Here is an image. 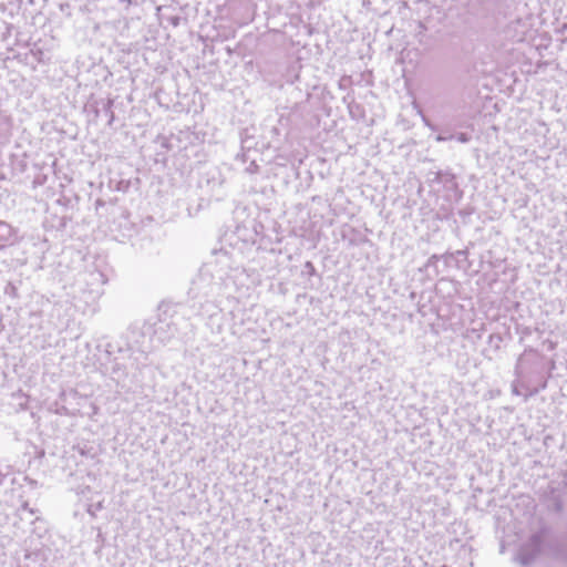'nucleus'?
<instances>
[{
  "mask_svg": "<svg viewBox=\"0 0 567 567\" xmlns=\"http://www.w3.org/2000/svg\"><path fill=\"white\" fill-rule=\"evenodd\" d=\"M539 357L534 350H525L518 358L515 367V377L522 385L533 383L535 374L538 372Z\"/></svg>",
  "mask_w": 567,
  "mask_h": 567,
  "instance_id": "f257e3e1",
  "label": "nucleus"
},
{
  "mask_svg": "<svg viewBox=\"0 0 567 567\" xmlns=\"http://www.w3.org/2000/svg\"><path fill=\"white\" fill-rule=\"evenodd\" d=\"M546 533L540 530L533 535L530 539L524 544L518 554L517 559L522 565H528L544 550Z\"/></svg>",
  "mask_w": 567,
  "mask_h": 567,
  "instance_id": "f03ea898",
  "label": "nucleus"
},
{
  "mask_svg": "<svg viewBox=\"0 0 567 567\" xmlns=\"http://www.w3.org/2000/svg\"><path fill=\"white\" fill-rule=\"evenodd\" d=\"M530 384L532 383H525V385H522V383L518 382L517 377H515V380L513 381V384H512V392L515 395H523L525 399H527L528 396L537 393L539 391V389H544L546 386L545 382L542 383L539 388L538 386L530 388Z\"/></svg>",
  "mask_w": 567,
  "mask_h": 567,
  "instance_id": "7ed1b4c3",
  "label": "nucleus"
},
{
  "mask_svg": "<svg viewBox=\"0 0 567 567\" xmlns=\"http://www.w3.org/2000/svg\"><path fill=\"white\" fill-rule=\"evenodd\" d=\"M16 241L14 229L6 221H0V248L8 247Z\"/></svg>",
  "mask_w": 567,
  "mask_h": 567,
  "instance_id": "20e7f679",
  "label": "nucleus"
},
{
  "mask_svg": "<svg viewBox=\"0 0 567 567\" xmlns=\"http://www.w3.org/2000/svg\"><path fill=\"white\" fill-rule=\"evenodd\" d=\"M453 136V140L457 141L458 143H467L470 141V136L466 133H457Z\"/></svg>",
  "mask_w": 567,
  "mask_h": 567,
  "instance_id": "39448f33",
  "label": "nucleus"
},
{
  "mask_svg": "<svg viewBox=\"0 0 567 567\" xmlns=\"http://www.w3.org/2000/svg\"><path fill=\"white\" fill-rule=\"evenodd\" d=\"M453 137H454V136H453V134H450V135L439 134V135L435 137V140H436L437 142H445V141H451V140H453Z\"/></svg>",
  "mask_w": 567,
  "mask_h": 567,
  "instance_id": "423d86ee",
  "label": "nucleus"
},
{
  "mask_svg": "<svg viewBox=\"0 0 567 567\" xmlns=\"http://www.w3.org/2000/svg\"><path fill=\"white\" fill-rule=\"evenodd\" d=\"M415 107L417 109V113L422 116L423 122H424L427 126L432 127V126H431V124L429 123L427 118L423 115L422 111H421L417 106H415Z\"/></svg>",
  "mask_w": 567,
  "mask_h": 567,
  "instance_id": "0eeeda50",
  "label": "nucleus"
},
{
  "mask_svg": "<svg viewBox=\"0 0 567 567\" xmlns=\"http://www.w3.org/2000/svg\"><path fill=\"white\" fill-rule=\"evenodd\" d=\"M172 23H173L174 25H176V24L178 23V19H177V18H175V19L173 20V22H172Z\"/></svg>",
  "mask_w": 567,
  "mask_h": 567,
  "instance_id": "6e6552de",
  "label": "nucleus"
},
{
  "mask_svg": "<svg viewBox=\"0 0 567 567\" xmlns=\"http://www.w3.org/2000/svg\"><path fill=\"white\" fill-rule=\"evenodd\" d=\"M114 116H113V113L111 112V116H110V124L112 123Z\"/></svg>",
  "mask_w": 567,
  "mask_h": 567,
  "instance_id": "1a4fd4ad",
  "label": "nucleus"
},
{
  "mask_svg": "<svg viewBox=\"0 0 567 567\" xmlns=\"http://www.w3.org/2000/svg\"><path fill=\"white\" fill-rule=\"evenodd\" d=\"M112 102L110 101L107 104L109 110L111 109Z\"/></svg>",
  "mask_w": 567,
  "mask_h": 567,
  "instance_id": "9d476101",
  "label": "nucleus"
}]
</instances>
